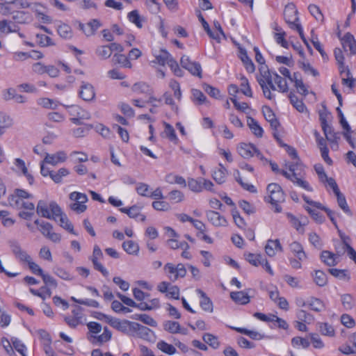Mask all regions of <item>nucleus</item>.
Returning a JSON list of instances; mask_svg holds the SVG:
<instances>
[{"label": "nucleus", "instance_id": "nucleus-16", "mask_svg": "<svg viewBox=\"0 0 356 356\" xmlns=\"http://www.w3.org/2000/svg\"><path fill=\"white\" fill-rule=\"evenodd\" d=\"M208 220L216 227H225L227 225L226 218L218 212L209 211L206 213Z\"/></svg>", "mask_w": 356, "mask_h": 356}, {"label": "nucleus", "instance_id": "nucleus-44", "mask_svg": "<svg viewBox=\"0 0 356 356\" xmlns=\"http://www.w3.org/2000/svg\"><path fill=\"white\" fill-rule=\"evenodd\" d=\"M318 330L320 332L325 336L333 337L335 334L334 329L332 325L327 323H318Z\"/></svg>", "mask_w": 356, "mask_h": 356}, {"label": "nucleus", "instance_id": "nucleus-37", "mask_svg": "<svg viewBox=\"0 0 356 356\" xmlns=\"http://www.w3.org/2000/svg\"><path fill=\"white\" fill-rule=\"evenodd\" d=\"M240 58L246 70L250 73L254 72L255 70L254 65L252 60L248 56L245 51H241Z\"/></svg>", "mask_w": 356, "mask_h": 356}, {"label": "nucleus", "instance_id": "nucleus-7", "mask_svg": "<svg viewBox=\"0 0 356 356\" xmlns=\"http://www.w3.org/2000/svg\"><path fill=\"white\" fill-rule=\"evenodd\" d=\"M284 16L286 22L291 29H294L296 24H300L298 10L293 3H288L284 11Z\"/></svg>", "mask_w": 356, "mask_h": 356}, {"label": "nucleus", "instance_id": "nucleus-38", "mask_svg": "<svg viewBox=\"0 0 356 356\" xmlns=\"http://www.w3.org/2000/svg\"><path fill=\"white\" fill-rule=\"evenodd\" d=\"M57 31L59 35L64 39H70L73 36L71 27L66 24H61L58 26Z\"/></svg>", "mask_w": 356, "mask_h": 356}, {"label": "nucleus", "instance_id": "nucleus-11", "mask_svg": "<svg viewBox=\"0 0 356 356\" xmlns=\"http://www.w3.org/2000/svg\"><path fill=\"white\" fill-rule=\"evenodd\" d=\"M181 65L193 75L202 77V67L199 63L193 62L188 56H183L180 60Z\"/></svg>", "mask_w": 356, "mask_h": 356}, {"label": "nucleus", "instance_id": "nucleus-45", "mask_svg": "<svg viewBox=\"0 0 356 356\" xmlns=\"http://www.w3.org/2000/svg\"><path fill=\"white\" fill-rule=\"evenodd\" d=\"M188 186L191 191L195 193H200L203 191V186L202 185V178L195 179L190 178L188 180Z\"/></svg>", "mask_w": 356, "mask_h": 356}, {"label": "nucleus", "instance_id": "nucleus-55", "mask_svg": "<svg viewBox=\"0 0 356 356\" xmlns=\"http://www.w3.org/2000/svg\"><path fill=\"white\" fill-rule=\"evenodd\" d=\"M308 10H309V13H311V15L312 16H314L317 21H320L321 22H323V19H324L323 15L319 7H318L317 6H316L314 4H311L309 6Z\"/></svg>", "mask_w": 356, "mask_h": 356}, {"label": "nucleus", "instance_id": "nucleus-23", "mask_svg": "<svg viewBox=\"0 0 356 356\" xmlns=\"http://www.w3.org/2000/svg\"><path fill=\"white\" fill-rule=\"evenodd\" d=\"M227 175V170L221 163H219L218 168L212 171V178L218 184H222L225 182Z\"/></svg>", "mask_w": 356, "mask_h": 356}, {"label": "nucleus", "instance_id": "nucleus-17", "mask_svg": "<svg viewBox=\"0 0 356 356\" xmlns=\"http://www.w3.org/2000/svg\"><path fill=\"white\" fill-rule=\"evenodd\" d=\"M341 41L346 51H349L351 54H356V40L350 33H346Z\"/></svg>", "mask_w": 356, "mask_h": 356}, {"label": "nucleus", "instance_id": "nucleus-53", "mask_svg": "<svg viewBox=\"0 0 356 356\" xmlns=\"http://www.w3.org/2000/svg\"><path fill=\"white\" fill-rule=\"evenodd\" d=\"M240 87V90L243 95L249 97H252V92L250 88L248 80L244 76L241 77V83Z\"/></svg>", "mask_w": 356, "mask_h": 356}, {"label": "nucleus", "instance_id": "nucleus-50", "mask_svg": "<svg viewBox=\"0 0 356 356\" xmlns=\"http://www.w3.org/2000/svg\"><path fill=\"white\" fill-rule=\"evenodd\" d=\"M96 54L101 59L105 60L110 58L112 54L108 45H102L97 47Z\"/></svg>", "mask_w": 356, "mask_h": 356}, {"label": "nucleus", "instance_id": "nucleus-19", "mask_svg": "<svg viewBox=\"0 0 356 356\" xmlns=\"http://www.w3.org/2000/svg\"><path fill=\"white\" fill-rule=\"evenodd\" d=\"M134 325V322L133 321H129L127 320L120 321L117 318L116 321L113 323V327L124 334L131 336Z\"/></svg>", "mask_w": 356, "mask_h": 356}, {"label": "nucleus", "instance_id": "nucleus-61", "mask_svg": "<svg viewBox=\"0 0 356 356\" xmlns=\"http://www.w3.org/2000/svg\"><path fill=\"white\" fill-rule=\"evenodd\" d=\"M70 199L71 200L85 204L88 201V197L85 193L79 192H72L70 194Z\"/></svg>", "mask_w": 356, "mask_h": 356}, {"label": "nucleus", "instance_id": "nucleus-5", "mask_svg": "<svg viewBox=\"0 0 356 356\" xmlns=\"http://www.w3.org/2000/svg\"><path fill=\"white\" fill-rule=\"evenodd\" d=\"M85 315L81 307H76L72 311V314L65 316L64 321L71 328H76L79 325H83L85 323Z\"/></svg>", "mask_w": 356, "mask_h": 356}, {"label": "nucleus", "instance_id": "nucleus-28", "mask_svg": "<svg viewBox=\"0 0 356 356\" xmlns=\"http://www.w3.org/2000/svg\"><path fill=\"white\" fill-rule=\"evenodd\" d=\"M191 100L195 105H209V101L203 92L198 89L191 90Z\"/></svg>", "mask_w": 356, "mask_h": 356}, {"label": "nucleus", "instance_id": "nucleus-36", "mask_svg": "<svg viewBox=\"0 0 356 356\" xmlns=\"http://www.w3.org/2000/svg\"><path fill=\"white\" fill-rule=\"evenodd\" d=\"M13 18L17 23L19 24L29 23L32 20L31 14L24 11L15 12Z\"/></svg>", "mask_w": 356, "mask_h": 356}, {"label": "nucleus", "instance_id": "nucleus-47", "mask_svg": "<svg viewBox=\"0 0 356 356\" xmlns=\"http://www.w3.org/2000/svg\"><path fill=\"white\" fill-rule=\"evenodd\" d=\"M307 305L315 312H321L325 308L324 303L320 299L316 298H311L307 302Z\"/></svg>", "mask_w": 356, "mask_h": 356}, {"label": "nucleus", "instance_id": "nucleus-60", "mask_svg": "<svg viewBox=\"0 0 356 356\" xmlns=\"http://www.w3.org/2000/svg\"><path fill=\"white\" fill-rule=\"evenodd\" d=\"M128 18L130 22L135 24L137 27H142V19L137 10H132L128 14Z\"/></svg>", "mask_w": 356, "mask_h": 356}, {"label": "nucleus", "instance_id": "nucleus-41", "mask_svg": "<svg viewBox=\"0 0 356 356\" xmlns=\"http://www.w3.org/2000/svg\"><path fill=\"white\" fill-rule=\"evenodd\" d=\"M141 207L138 206H133L129 208L128 216L130 218H136L139 221L144 222L146 220V216L141 213Z\"/></svg>", "mask_w": 356, "mask_h": 356}, {"label": "nucleus", "instance_id": "nucleus-1", "mask_svg": "<svg viewBox=\"0 0 356 356\" xmlns=\"http://www.w3.org/2000/svg\"><path fill=\"white\" fill-rule=\"evenodd\" d=\"M259 74L257 76V81L261 86L264 95L268 99H272L274 95L271 93L272 90H277L276 86L272 83L271 72L267 65H264L259 68Z\"/></svg>", "mask_w": 356, "mask_h": 356}, {"label": "nucleus", "instance_id": "nucleus-26", "mask_svg": "<svg viewBox=\"0 0 356 356\" xmlns=\"http://www.w3.org/2000/svg\"><path fill=\"white\" fill-rule=\"evenodd\" d=\"M289 248L291 252L296 256L299 260H305L307 259V254L304 251L302 245L298 241H293L289 244Z\"/></svg>", "mask_w": 356, "mask_h": 356}, {"label": "nucleus", "instance_id": "nucleus-33", "mask_svg": "<svg viewBox=\"0 0 356 356\" xmlns=\"http://www.w3.org/2000/svg\"><path fill=\"white\" fill-rule=\"evenodd\" d=\"M156 348L162 353L168 355H172L177 353V349L175 346L168 343L163 340L157 342Z\"/></svg>", "mask_w": 356, "mask_h": 356}, {"label": "nucleus", "instance_id": "nucleus-22", "mask_svg": "<svg viewBox=\"0 0 356 356\" xmlns=\"http://www.w3.org/2000/svg\"><path fill=\"white\" fill-rule=\"evenodd\" d=\"M50 203H47L44 200H40L38 203L37 207H36V211L37 213L42 217L51 219L53 213L50 209Z\"/></svg>", "mask_w": 356, "mask_h": 356}, {"label": "nucleus", "instance_id": "nucleus-43", "mask_svg": "<svg viewBox=\"0 0 356 356\" xmlns=\"http://www.w3.org/2000/svg\"><path fill=\"white\" fill-rule=\"evenodd\" d=\"M246 260L251 264L252 265L254 266H258L259 265H263L264 264V257L258 254H252V253H248L245 254Z\"/></svg>", "mask_w": 356, "mask_h": 356}, {"label": "nucleus", "instance_id": "nucleus-30", "mask_svg": "<svg viewBox=\"0 0 356 356\" xmlns=\"http://www.w3.org/2000/svg\"><path fill=\"white\" fill-rule=\"evenodd\" d=\"M247 124L254 136H256L258 138L262 137L264 130L262 127L259 124L257 121H256L252 117L248 116Z\"/></svg>", "mask_w": 356, "mask_h": 356}, {"label": "nucleus", "instance_id": "nucleus-54", "mask_svg": "<svg viewBox=\"0 0 356 356\" xmlns=\"http://www.w3.org/2000/svg\"><path fill=\"white\" fill-rule=\"evenodd\" d=\"M169 87L173 90L174 97L178 101H180L181 99L182 94L179 83L177 81L172 79L169 82Z\"/></svg>", "mask_w": 356, "mask_h": 356}, {"label": "nucleus", "instance_id": "nucleus-63", "mask_svg": "<svg viewBox=\"0 0 356 356\" xmlns=\"http://www.w3.org/2000/svg\"><path fill=\"white\" fill-rule=\"evenodd\" d=\"M54 273L57 276L65 280H72L73 278L70 273L63 268L56 267L54 269Z\"/></svg>", "mask_w": 356, "mask_h": 356}, {"label": "nucleus", "instance_id": "nucleus-9", "mask_svg": "<svg viewBox=\"0 0 356 356\" xmlns=\"http://www.w3.org/2000/svg\"><path fill=\"white\" fill-rule=\"evenodd\" d=\"M10 248L15 259L22 264H26L30 261L31 256L21 247L20 244L15 241H10Z\"/></svg>", "mask_w": 356, "mask_h": 356}, {"label": "nucleus", "instance_id": "nucleus-48", "mask_svg": "<svg viewBox=\"0 0 356 356\" xmlns=\"http://www.w3.org/2000/svg\"><path fill=\"white\" fill-rule=\"evenodd\" d=\"M314 281L318 286H323L327 282V275L322 270H316L314 275Z\"/></svg>", "mask_w": 356, "mask_h": 356}, {"label": "nucleus", "instance_id": "nucleus-57", "mask_svg": "<svg viewBox=\"0 0 356 356\" xmlns=\"http://www.w3.org/2000/svg\"><path fill=\"white\" fill-rule=\"evenodd\" d=\"M350 245L343 239L342 241L339 242L335 245V250L336 254L338 257L343 255L346 252H347Z\"/></svg>", "mask_w": 356, "mask_h": 356}, {"label": "nucleus", "instance_id": "nucleus-59", "mask_svg": "<svg viewBox=\"0 0 356 356\" xmlns=\"http://www.w3.org/2000/svg\"><path fill=\"white\" fill-rule=\"evenodd\" d=\"M8 202L10 205L17 209H22V204L24 199L20 198L15 194L8 197Z\"/></svg>", "mask_w": 356, "mask_h": 356}, {"label": "nucleus", "instance_id": "nucleus-18", "mask_svg": "<svg viewBox=\"0 0 356 356\" xmlns=\"http://www.w3.org/2000/svg\"><path fill=\"white\" fill-rule=\"evenodd\" d=\"M163 329L170 334L181 333L184 335L188 334V330L186 328H182L180 324L177 321H166L163 323Z\"/></svg>", "mask_w": 356, "mask_h": 356}, {"label": "nucleus", "instance_id": "nucleus-24", "mask_svg": "<svg viewBox=\"0 0 356 356\" xmlns=\"http://www.w3.org/2000/svg\"><path fill=\"white\" fill-rule=\"evenodd\" d=\"M272 83L277 85V90L281 92L288 91V84L285 79L280 76L276 72L271 73Z\"/></svg>", "mask_w": 356, "mask_h": 356}, {"label": "nucleus", "instance_id": "nucleus-21", "mask_svg": "<svg viewBox=\"0 0 356 356\" xmlns=\"http://www.w3.org/2000/svg\"><path fill=\"white\" fill-rule=\"evenodd\" d=\"M155 59L150 62V64L154 66V64H159L164 66L168 65L170 59L172 58L171 54L165 49H161L157 54L154 55Z\"/></svg>", "mask_w": 356, "mask_h": 356}, {"label": "nucleus", "instance_id": "nucleus-62", "mask_svg": "<svg viewBox=\"0 0 356 356\" xmlns=\"http://www.w3.org/2000/svg\"><path fill=\"white\" fill-rule=\"evenodd\" d=\"M168 245L172 248V249H178V248H182V249H188V244L186 241L179 242L176 239H169L168 241Z\"/></svg>", "mask_w": 356, "mask_h": 356}, {"label": "nucleus", "instance_id": "nucleus-64", "mask_svg": "<svg viewBox=\"0 0 356 356\" xmlns=\"http://www.w3.org/2000/svg\"><path fill=\"white\" fill-rule=\"evenodd\" d=\"M169 199L174 202H181L184 200V195L182 192L178 190H173L168 194Z\"/></svg>", "mask_w": 356, "mask_h": 356}, {"label": "nucleus", "instance_id": "nucleus-2", "mask_svg": "<svg viewBox=\"0 0 356 356\" xmlns=\"http://www.w3.org/2000/svg\"><path fill=\"white\" fill-rule=\"evenodd\" d=\"M50 209L53 213L51 219L56 221L58 220L60 227L76 236L78 235L74 230L73 225L66 214L62 211L60 207L55 202H52L50 204Z\"/></svg>", "mask_w": 356, "mask_h": 356}, {"label": "nucleus", "instance_id": "nucleus-34", "mask_svg": "<svg viewBox=\"0 0 356 356\" xmlns=\"http://www.w3.org/2000/svg\"><path fill=\"white\" fill-rule=\"evenodd\" d=\"M122 248L129 254L138 255L139 252V245L133 241H127L122 243Z\"/></svg>", "mask_w": 356, "mask_h": 356}, {"label": "nucleus", "instance_id": "nucleus-58", "mask_svg": "<svg viewBox=\"0 0 356 356\" xmlns=\"http://www.w3.org/2000/svg\"><path fill=\"white\" fill-rule=\"evenodd\" d=\"M37 42L42 47H49L54 45L51 39L44 34H36Z\"/></svg>", "mask_w": 356, "mask_h": 356}, {"label": "nucleus", "instance_id": "nucleus-8", "mask_svg": "<svg viewBox=\"0 0 356 356\" xmlns=\"http://www.w3.org/2000/svg\"><path fill=\"white\" fill-rule=\"evenodd\" d=\"M237 149L238 154L244 159H250L254 154L261 160L264 159L261 152L252 144L241 143Z\"/></svg>", "mask_w": 356, "mask_h": 356}, {"label": "nucleus", "instance_id": "nucleus-10", "mask_svg": "<svg viewBox=\"0 0 356 356\" xmlns=\"http://www.w3.org/2000/svg\"><path fill=\"white\" fill-rule=\"evenodd\" d=\"M79 96L85 102H91L95 99L96 92L94 86L86 81L81 83Z\"/></svg>", "mask_w": 356, "mask_h": 356}, {"label": "nucleus", "instance_id": "nucleus-49", "mask_svg": "<svg viewBox=\"0 0 356 356\" xmlns=\"http://www.w3.org/2000/svg\"><path fill=\"white\" fill-rule=\"evenodd\" d=\"M15 164L18 168V169L22 170V173L27 177L29 184H31L33 181V177L29 173L24 161L21 159H16L15 161Z\"/></svg>", "mask_w": 356, "mask_h": 356}, {"label": "nucleus", "instance_id": "nucleus-27", "mask_svg": "<svg viewBox=\"0 0 356 356\" xmlns=\"http://www.w3.org/2000/svg\"><path fill=\"white\" fill-rule=\"evenodd\" d=\"M111 332L107 327H104V332L99 336L91 335L89 340L94 344H102L108 341L111 338Z\"/></svg>", "mask_w": 356, "mask_h": 356}, {"label": "nucleus", "instance_id": "nucleus-51", "mask_svg": "<svg viewBox=\"0 0 356 356\" xmlns=\"http://www.w3.org/2000/svg\"><path fill=\"white\" fill-rule=\"evenodd\" d=\"M293 183L296 184L298 186L308 191H312V188L309 186V183L304 180L301 175H294L291 180Z\"/></svg>", "mask_w": 356, "mask_h": 356}, {"label": "nucleus", "instance_id": "nucleus-40", "mask_svg": "<svg viewBox=\"0 0 356 356\" xmlns=\"http://www.w3.org/2000/svg\"><path fill=\"white\" fill-rule=\"evenodd\" d=\"M337 198V203L339 207L348 216H352V212L346 202L344 195L339 191L334 193Z\"/></svg>", "mask_w": 356, "mask_h": 356}, {"label": "nucleus", "instance_id": "nucleus-31", "mask_svg": "<svg viewBox=\"0 0 356 356\" xmlns=\"http://www.w3.org/2000/svg\"><path fill=\"white\" fill-rule=\"evenodd\" d=\"M263 113L266 120L270 123L273 129H275L279 127L280 122L275 118V115L273 111L268 106L263 108Z\"/></svg>", "mask_w": 356, "mask_h": 356}, {"label": "nucleus", "instance_id": "nucleus-32", "mask_svg": "<svg viewBox=\"0 0 356 356\" xmlns=\"http://www.w3.org/2000/svg\"><path fill=\"white\" fill-rule=\"evenodd\" d=\"M231 298L238 304L246 305L250 302V296L244 291H236L230 293Z\"/></svg>", "mask_w": 356, "mask_h": 356}, {"label": "nucleus", "instance_id": "nucleus-42", "mask_svg": "<svg viewBox=\"0 0 356 356\" xmlns=\"http://www.w3.org/2000/svg\"><path fill=\"white\" fill-rule=\"evenodd\" d=\"M12 125V119L5 113L0 112V136L3 135L5 130Z\"/></svg>", "mask_w": 356, "mask_h": 356}, {"label": "nucleus", "instance_id": "nucleus-12", "mask_svg": "<svg viewBox=\"0 0 356 356\" xmlns=\"http://www.w3.org/2000/svg\"><path fill=\"white\" fill-rule=\"evenodd\" d=\"M104 255L99 247L97 245H95L93 248L92 255L91 257V261L93 264L95 268L97 270L101 272V273L104 277H107L108 275V271L101 263L99 262V261L102 259Z\"/></svg>", "mask_w": 356, "mask_h": 356}, {"label": "nucleus", "instance_id": "nucleus-56", "mask_svg": "<svg viewBox=\"0 0 356 356\" xmlns=\"http://www.w3.org/2000/svg\"><path fill=\"white\" fill-rule=\"evenodd\" d=\"M11 342L13 343L14 348L18 353H19L22 356H26L25 353L26 350V347L20 340H19L17 338H12Z\"/></svg>", "mask_w": 356, "mask_h": 356}, {"label": "nucleus", "instance_id": "nucleus-3", "mask_svg": "<svg viewBox=\"0 0 356 356\" xmlns=\"http://www.w3.org/2000/svg\"><path fill=\"white\" fill-rule=\"evenodd\" d=\"M267 191L269 199L268 201L274 206L275 212H281L282 208L278 203L284 201V193L281 186L275 183L269 184L267 186Z\"/></svg>", "mask_w": 356, "mask_h": 356}, {"label": "nucleus", "instance_id": "nucleus-6", "mask_svg": "<svg viewBox=\"0 0 356 356\" xmlns=\"http://www.w3.org/2000/svg\"><path fill=\"white\" fill-rule=\"evenodd\" d=\"M68 113L72 116L70 120L75 124H81L82 120L90 118V113L78 105L69 106Z\"/></svg>", "mask_w": 356, "mask_h": 356}, {"label": "nucleus", "instance_id": "nucleus-20", "mask_svg": "<svg viewBox=\"0 0 356 356\" xmlns=\"http://www.w3.org/2000/svg\"><path fill=\"white\" fill-rule=\"evenodd\" d=\"M282 252L283 248L278 239H269L265 245V252L269 257H274L277 252Z\"/></svg>", "mask_w": 356, "mask_h": 356}, {"label": "nucleus", "instance_id": "nucleus-15", "mask_svg": "<svg viewBox=\"0 0 356 356\" xmlns=\"http://www.w3.org/2000/svg\"><path fill=\"white\" fill-rule=\"evenodd\" d=\"M321 127L323 131V133L325 136L326 140L330 141L331 143L337 144V140L339 138L337 136V134L334 132L332 128L329 126V124L327 122L326 119L321 115Z\"/></svg>", "mask_w": 356, "mask_h": 356}, {"label": "nucleus", "instance_id": "nucleus-39", "mask_svg": "<svg viewBox=\"0 0 356 356\" xmlns=\"http://www.w3.org/2000/svg\"><path fill=\"white\" fill-rule=\"evenodd\" d=\"M329 273L334 277L343 281H349L350 277L347 270H341L337 268H330Z\"/></svg>", "mask_w": 356, "mask_h": 356}, {"label": "nucleus", "instance_id": "nucleus-13", "mask_svg": "<svg viewBox=\"0 0 356 356\" xmlns=\"http://www.w3.org/2000/svg\"><path fill=\"white\" fill-rule=\"evenodd\" d=\"M153 332L148 327L134 322L131 336L151 341Z\"/></svg>", "mask_w": 356, "mask_h": 356}, {"label": "nucleus", "instance_id": "nucleus-29", "mask_svg": "<svg viewBox=\"0 0 356 356\" xmlns=\"http://www.w3.org/2000/svg\"><path fill=\"white\" fill-rule=\"evenodd\" d=\"M196 292L200 296L202 300H200V305L203 310L208 312H213V303L209 298H208L206 293L200 289L196 290Z\"/></svg>", "mask_w": 356, "mask_h": 356}, {"label": "nucleus", "instance_id": "nucleus-14", "mask_svg": "<svg viewBox=\"0 0 356 356\" xmlns=\"http://www.w3.org/2000/svg\"><path fill=\"white\" fill-rule=\"evenodd\" d=\"M67 156L65 151H58L55 154L45 153V157L43 162L46 163L56 165L58 163H63L67 160Z\"/></svg>", "mask_w": 356, "mask_h": 356}, {"label": "nucleus", "instance_id": "nucleus-52", "mask_svg": "<svg viewBox=\"0 0 356 356\" xmlns=\"http://www.w3.org/2000/svg\"><path fill=\"white\" fill-rule=\"evenodd\" d=\"M202 339L206 343L209 344L214 349L218 348L219 346L218 338L210 333L204 334L202 337Z\"/></svg>", "mask_w": 356, "mask_h": 356}, {"label": "nucleus", "instance_id": "nucleus-25", "mask_svg": "<svg viewBox=\"0 0 356 356\" xmlns=\"http://www.w3.org/2000/svg\"><path fill=\"white\" fill-rule=\"evenodd\" d=\"M321 259L328 266H336L339 261L337 254L328 250H324L321 252Z\"/></svg>", "mask_w": 356, "mask_h": 356}, {"label": "nucleus", "instance_id": "nucleus-35", "mask_svg": "<svg viewBox=\"0 0 356 356\" xmlns=\"http://www.w3.org/2000/svg\"><path fill=\"white\" fill-rule=\"evenodd\" d=\"M134 92L136 94L150 95L152 88L145 82H138L134 84L131 88Z\"/></svg>", "mask_w": 356, "mask_h": 356}, {"label": "nucleus", "instance_id": "nucleus-4", "mask_svg": "<svg viewBox=\"0 0 356 356\" xmlns=\"http://www.w3.org/2000/svg\"><path fill=\"white\" fill-rule=\"evenodd\" d=\"M163 270L168 279L173 282L179 278L184 277L186 275V269L183 264L175 266L172 263H167Z\"/></svg>", "mask_w": 356, "mask_h": 356}, {"label": "nucleus", "instance_id": "nucleus-46", "mask_svg": "<svg viewBox=\"0 0 356 356\" xmlns=\"http://www.w3.org/2000/svg\"><path fill=\"white\" fill-rule=\"evenodd\" d=\"M113 61L115 64H120L124 67L131 68L132 67L129 58L123 54H115L113 58Z\"/></svg>", "mask_w": 356, "mask_h": 356}]
</instances>
